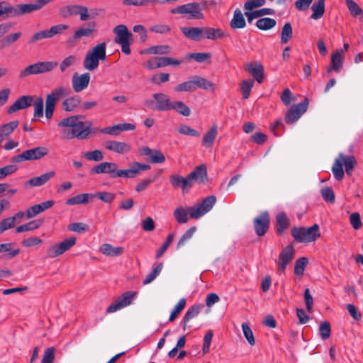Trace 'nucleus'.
<instances>
[{"label": "nucleus", "mask_w": 363, "mask_h": 363, "mask_svg": "<svg viewBox=\"0 0 363 363\" xmlns=\"http://www.w3.org/2000/svg\"><path fill=\"white\" fill-rule=\"evenodd\" d=\"M99 251L108 257H118L124 252L123 247H113L109 243H104L100 246Z\"/></svg>", "instance_id": "obj_33"}, {"label": "nucleus", "mask_w": 363, "mask_h": 363, "mask_svg": "<svg viewBox=\"0 0 363 363\" xmlns=\"http://www.w3.org/2000/svg\"><path fill=\"white\" fill-rule=\"evenodd\" d=\"M106 43L97 44L86 53L84 60V67L89 71L95 70L99 65V61L106 60Z\"/></svg>", "instance_id": "obj_5"}, {"label": "nucleus", "mask_w": 363, "mask_h": 363, "mask_svg": "<svg viewBox=\"0 0 363 363\" xmlns=\"http://www.w3.org/2000/svg\"><path fill=\"white\" fill-rule=\"evenodd\" d=\"M291 233L295 241L305 244L315 242L321 235L318 224L308 228L294 227L291 230Z\"/></svg>", "instance_id": "obj_4"}, {"label": "nucleus", "mask_w": 363, "mask_h": 363, "mask_svg": "<svg viewBox=\"0 0 363 363\" xmlns=\"http://www.w3.org/2000/svg\"><path fill=\"white\" fill-rule=\"evenodd\" d=\"M116 163L111 162H101L91 169V174H108L111 178L121 177L119 175L121 169H118Z\"/></svg>", "instance_id": "obj_15"}, {"label": "nucleus", "mask_w": 363, "mask_h": 363, "mask_svg": "<svg viewBox=\"0 0 363 363\" xmlns=\"http://www.w3.org/2000/svg\"><path fill=\"white\" fill-rule=\"evenodd\" d=\"M162 267V263H160L156 266H154L152 270L148 274H147L145 278L143 279V285L149 284L152 281H153L156 279V277L160 274Z\"/></svg>", "instance_id": "obj_46"}, {"label": "nucleus", "mask_w": 363, "mask_h": 363, "mask_svg": "<svg viewBox=\"0 0 363 363\" xmlns=\"http://www.w3.org/2000/svg\"><path fill=\"white\" fill-rule=\"evenodd\" d=\"M308 106V100L305 99L301 103L291 107L285 116L286 123L291 124L296 122L307 111Z\"/></svg>", "instance_id": "obj_13"}, {"label": "nucleus", "mask_w": 363, "mask_h": 363, "mask_svg": "<svg viewBox=\"0 0 363 363\" xmlns=\"http://www.w3.org/2000/svg\"><path fill=\"white\" fill-rule=\"evenodd\" d=\"M346 4L353 16H363V10L353 0H346Z\"/></svg>", "instance_id": "obj_56"}, {"label": "nucleus", "mask_w": 363, "mask_h": 363, "mask_svg": "<svg viewBox=\"0 0 363 363\" xmlns=\"http://www.w3.org/2000/svg\"><path fill=\"white\" fill-rule=\"evenodd\" d=\"M174 90L176 92H192L194 91V86L192 84L191 77L186 82H184L181 84L177 85Z\"/></svg>", "instance_id": "obj_60"}, {"label": "nucleus", "mask_w": 363, "mask_h": 363, "mask_svg": "<svg viewBox=\"0 0 363 363\" xmlns=\"http://www.w3.org/2000/svg\"><path fill=\"white\" fill-rule=\"evenodd\" d=\"M277 24V21L271 18H262L257 21L255 26L260 30H267L273 28Z\"/></svg>", "instance_id": "obj_45"}, {"label": "nucleus", "mask_w": 363, "mask_h": 363, "mask_svg": "<svg viewBox=\"0 0 363 363\" xmlns=\"http://www.w3.org/2000/svg\"><path fill=\"white\" fill-rule=\"evenodd\" d=\"M357 164V162L354 156L339 153L332 167V172L335 179L337 181L342 180L345 174L343 167H345L346 174L351 176Z\"/></svg>", "instance_id": "obj_3"}, {"label": "nucleus", "mask_w": 363, "mask_h": 363, "mask_svg": "<svg viewBox=\"0 0 363 363\" xmlns=\"http://www.w3.org/2000/svg\"><path fill=\"white\" fill-rule=\"evenodd\" d=\"M177 130L179 133L182 135H189L193 137L199 136V133L196 130L185 124L180 125Z\"/></svg>", "instance_id": "obj_62"}, {"label": "nucleus", "mask_w": 363, "mask_h": 363, "mask_svg": "<svg viewBox=\"0 0 363 363\" xmlns=\"http://www.w3.org/2000/svg\"><path fill=\"white\" fill-rule=\"evenodd\" d=\"M218 135V127L216 125H213L209 130H208L203 137L202 144L206 147H210L213 145L216 136Z\"/></svg>", "instance_id": "obj_36"}, {"label": "nucleus", "mask_w": 363, "mask_h": 363, "mask_svg": "<svg viewBox=\"0 0 363 363\" xmlns=\"http://www.w3.org/2000/svg\"><path fill=\"white\" fill-rule=\"evenodd\" d=\"M192 84L194 86V91L197 88H201L204 90H211L213 91L215 89V84L209 80L206 79L205 78L199 76L194 75L191 77Z\"/></svg>", "instance_id": "obj_29"}, {"label": "nucleus", "mask_w": 363, "mask_h": 363, "mask_svg": "<svg viewBox=\"0 0 363 363\" xmlns=\"http://www.w3.org/2000/svg\"><path fill=\"white\" fill-rule=\"evenodd\" d=\"M230 26L233 29H241L245 27V19L240 9H236L234 11L233 17L230 22Z\"/></svg>", "instance_id": "obj_34"}, {"label": "nucleus", "mask_w": 363, "mask_h": 363, "mask_svg": "<svg viewBox=\"0 0 363 363\" xmlns=\"http://www.w3.org/2000/svg\"><path fill=\"white\" fill-rule=\"evenodd\" d=\"M191 186L194 182L204 184L208 181L207 168L205 164L197 166L189 175Z\"/></svg>", "instance_id": "obj_19"}, {"label": "nucleus", "mask_w": 363, "mask_h": 363, "mask_svg": "<svg viewBox=\"0 0 363 363\" xmlns=\"http://www.w3.org/2000/svg\"><path fill=\"white\" fill-rule=\"evenodd\" d=\"M159 0H123V4L133 6H146L150 4H157Z\"/></svg>", "instance_id": "obj_58"}, {"label": "nucleus", "mask_w": 363, "mask_h": 363, "mask_svg": "<svg viewBox=\"0 0 363 363\" xmlns=\"http://www.w3.org/2000/svg\"><path fill=\"white\" fill-rule=\"evenodd\" d=\"M293 35V30L292 27L290 23L287 22L286 23L282 29L281 33V43L282 44L287 43L289 40L292 38Z\"/></svg>", "instance_id": "obj_49"}, {"label": "nucleus", "mask_w": 363, "mask_h": 363, "mask_svg": "<svg viewBox=\"0 0 363 363\" xmlns=\"http://www.w3.org/2000/svg\"><path fill=\"white\" fill-rule=\"evenodd\" d=\"M55 351L53 347H48L44 352L41 363H54L55 362Z\"/></svg>", "instance_id": "obj_64"}, {"label": "nucleus", "mask_w": 363, "mask_h": 363, "mask_svg": "<svg viewBox=\"0 0 363 363\" xmlns=\"http://www.w3.org/2000/svg\"><path fill=\"white\" fill-rule=\"evenodd\" d=\"M169 180L174 188L181 187L185 190L192 186L189 176L182 177L179 174H172L170 176Z\"/></svg>", "instance_id": "obj_31"}, {"label": "nucleus", "mask_w": 363, "mask_h": 363, "mask_svg": "<svg viewBox=\"0 0 363 363\" xmlns=\"http://www.w3.org/2000/svg\"><path fill=\"white\" fill-rule=\"evenodd\" d=\"M90 79L91 75L88 72L83 74L74 72L71 79L73 91L75 93H79L85 90L89 86Z\"/></svg>", "instance_id": "obj_16"}, {"label": "nucleus", "mask_w": 363, "mask_h": 363, "mask_svg": "<svg viewBox=\"0 0 363 363\" xmlns=\"http://www.w3.org/2000/svg\"><path fill=\"white\" fill-rule=\"evenodd\" d=\"M49 150L45 146H38L26 150L22 153L16 155L11 160L13 162L18 163L24 161L38 160L48 155Z\"/></svg>", "instance_id": "obj_8"}, {"label": "nucleus", "mask_w": 363, "mask_h": 363, "mask_svg": "<svg viewBox=\"0 0 363 363\" xmlns=\"http://www.w3.org/2000/svg\"><path fill=\"white\" fill-rule=\"evenodd\" d=\"M294 249L293 246H286L279 254L278 262V272L279 274L284 273L288 264L293 259Z\"/></svg>", "instance_id": "obj_17"}, {"label": "nucleus", "mask_w": 363, "mask_h": 363, "mask_svg": "<svg viewBox=\"0 0 363 363\" xmlns=\"http://www.w3.org/2000/svg\"><path fill=\"white\" fill-rule=\"evenodd\" d=\"M55 175L54 171L45 172L38 177H35L28 179L25 184V186L37 187L41 186L47 183L50 179Z\"/></svg>", "instance_id": "obj_25"}, {"label": "nucleus", "mask_w": 363, "mask_h": 363, "mask_svg": "<svg viewBox=\"0 0 363 363\" xmlns=\"http://www.w3.org/2000/svg\"><path fill=\"white\" fill-rule=\"evenodd\" d=\"M247 70L259 84L262 83L264 79V67L260 63H249L247 65Z\"/></svg>", "instance_id": "obj_28"}, {"label": "nucleus", "mask_w": 363, "mask_h": 363, "mask_svg": "<svg viewBox=\"0 0 363 363\" xmlns=\"http://www.w3.org/2000/svg\"><path fill=\"white\" fill-rule=\"evenodd\" d=\"M186 302V301L184 298H182L179 301L170 314L169 321L172 322L176 319L181 311L185 308Z\"/></svg>", "instance_id": "obj_54"}, {"label": "nucleus", "mask_w": 363, "mask_h": 363, "mask_svg": "<svg viewBox=\"0 0 363 363\" xmlns=\"http://www.w3.org/2000/svg\"><path fill=\"white\" fill-rule=\"evenodd\" d=\"M96 28V23L94 22L90 23L86 28H80L76 30L74 33L72 38L74 40H79L82 37H89L94 32Z\"/></svg>", "instance_id": "obj_37"}, {"label": "nucleus", "mask_w": 363, "mask_h": 363, "mask_svg": "<svg viewBox=\"0 0 363 363\" xmlns=\"http://www.w3.org/2000/svg\"><path fill=\"white\" fill-rule=\"evenodd\" d=\"M94 198V194H80L66 200V204L69 206L86 204Z\"/></svg>", "instance_id": "obj_32"}, {"label": "nucleus", "mask_w": 363, "mask_h": 363, "mask_svg": "<svg viewBox=\"0 0 363 363\" xmlns=\"http://www.w3.org/2000/svg\"><path fill=\"white\" fill-rule=\"evenodd\" d=\"M228 35L221 28L203 27V38L210 40H218L228 37Z\"/></svg>", "instance_id": "obj_22"}, {"label": "nucleus", "mask_w": 363, "mask_h": 363, "mask_svg": "<svg viewBox=\"0 0 363 363\" xmlns=\"http://www.w3.org/2000/svg\"><path fill=\"white\" fill-rule=\"evenodd\" d=\"M105 147L108 150L113 151L118 154H125L130 151L131 147L124 142L108 140L105 143Z\"/></svg>", "instance_id": "obj_24"}, {"label": "nucleus", "mask_w": 363, "mask_h": 363, "mask_svg": "<svg viewBox=\"0 0 363 363\" xmlns=\"http://www.w3.org/2000/svg\"><path fill=\"white\" fill-rule=\"evenodd\" d=\"M13 243L8 242V243H2L0 244V253L1 252H8V257L9 258H13L16 256H17L19 252V249H12Z\"/></svg>", "instance_id": "obj_52"}, {"label": "nucleus", "mask_w": 363, "mask_h": 363, "mask_svg": "<svg viewBox=\"0 0 363 363\" xmlns=\"http://www.w3.org/2000/svg\"><path fill=\"white\" fill-rule=\"evenodd\" d=\"M34 118H41L43 116V99L41 97H37L33 102Z\"/></svg>", "instance_id": "obj_59"}, {"label": "nucleus", "mask_w": 363, "mask_h": 363, "mask_svg": "<svg viewBox=\"0 0 363 363\" xmlns=\"http://www.w3.org/2000/svg\"><path fill=\"white\" fill-rule=\"evenodd\" d=\"M138 292L126 291L123 293L113 303H112L106 309L108 313L116 312L123 308H125L133 303L136 298Z\"/></svg>", "instance_id": "obj_10"}, {"label": "nucleus", "mask_w": 363, "mask_h": 363, "mask_svg": "<svg viewBox=\"0 0 363 363\" xmlns=\"http://www.w3.org/2000/svg\"><path fill=\"white\" fill-rule=\"evenodd\" d=\"M153 98L157 102V105L153 106L154 101L148 100L145 101V106L160 111H170L172 101H170L168 96L163 93H156L153 94Z\"/></svg>", "instance_id": "obj_14"}, {"label": "nucleus", "mask_w": 363, "mask_h": 363, "mask_svg": "<svg viewBox=\"0 0 363 363\" xmlns=\"http://www.w3.org/2000/svg\"><path fill=\"white\" fill-rule=\"evenodd\" d=\"M216 201V196H209L205 198L201 203L192 206L185 207L180 206L174 211V217L179 224L186 223L189 218L199 219L213 208Z\"/></svg>", "instance_id": "obj_2"}, {"label": "nucleus", "mask_w": 363, "mask_h": 363, "mask_svg": "<svg viewBox=\"0 0 363 363\" xmlns=\"http://www.w3.org/2000/svg\"><path fill=\"white\" fill-rule=\"evenodd\" d=\"M57 62L55 61L37 62L28 65L21 70L19 74V77L21 78H25L30 75H36L50 72L57 67Z\"/></svg>", "instance_id": "obj_7"}, {"label": "nucleus", "mask_w": 363, "mask_h": 363, "mask_svg": "<svg viewBox=\"0 0 363 363\" xmlns=\"http://www.w3.org/2000/svg\"><path fill=\"white\" fill-rule=\"evenodd\" d=\"M308 262L306 257H301L296 261L294 266V273L296 275H303L305 268Z\"/></svg>", "instance_id": "obj_61"}, {"label": "nucleus", "mask_w": 363, "mask_h": 363, "mask_svg": "<svg viewBox=\"0 0 363 363\" xmlns=\"http://www.w3.org/2000/svg\"><path fill=\"white\" fill-rule=\"evenodd\" d=\"M42 224L43 221L40 220H32L27 223L18 226L16 228V233H21L23 232L33 231L39 228L42 225Z\"/></svg>", "instance_id": "obj_40"}, {"label": "nucleus", "mask_w": 363, "mask_h": 363, "mask_svg": "<svg viewBox=\"0 0 363 363\" xmlns=\"http://www.w3.org/2000/svg\"><path fill=\"white\" fill-rule=\"evenodd\" d=\"M81 100L78 96L66 98L62 103V108L66 111H73L80 104Z\"/></svg>", "instance_id": "obj_38"}, {"label": "nucleus", "mask_w": 363, "mask_h": 363, "mask_svg": "<svg viewBox=\"0 0 363 363\" xmlns=\"http://www.w3.org/2000/svg\"><path fill=\"white\" fill-rule=\"evenodd\" d=\"M254 83L255 82L253 79H246L241 82L240 89L242 91V98L244 99H247L250 97Z\"/></svg>", "instance_id": "obj_51"}, {"label": "nucleus", "mask_w": 363, "mask_h": 363, "mask_svg": "<svg viewBox=\"0 0 363 363\" xmlns=\"http://www.w3.org/2000/svg\"><path fill=\"white\" fill-rule=\"evenodd\" d=\"M77 62V56L70 55L65 57L59 65V68L61 72H65L68 68L76 65Z\"/></svg>", "instance_id": "obj_47"}, {"label": "nucleus", "mask_w": 363, "mask_h": 363, "mask_svg": "<svg viewBox=\"0 0 363 363\" xmlns=\"http://www.w3.org/2000/svg\"><path fill=\"white\" fill-rule=\"evenodd\" d=\"M289 225V219L286 215L281 212L277 216V227L279 233H283Z\"/></svg>", "instance_id": "obj_44"}, {"label": "nucleus", "mask_w": 363, "mask_h": 363, "mask_svg": "<svg viewBox=\"0 0 363 363\" xmlns=\"http://www.w3.org/2000/svg\"><path fill=\"white\" fill-rule=\"evenodd\" d=\"M53 1L54 0H35L33 3L30 4H18L20 16L38 11L44 7L46 4Z\"/></svg>", "instance_id": "obj_21"}, {"label": "nucleus", "mask_w": 363, "mask_h": 363, "mask_svg": "<svg viewBox=\"0 0 363 363\" xmlns=\"http://www.w3.org/2000/svg\"><path fill=\"white\" fill-rule=\"evenodd\" d=\"M113 33L116 34L115 43L120 44L128 40H133V34L128 31L126 26L121 24L113 28Z\"/></svg>", "instance_id": "obj_23"}, {"label": "nucleus", "mask_w": 363, "mask_h": 363, "mask_svg": "<svg viewBox=\"0 0 363 363\" xmlns=\"http://www.w3.org/2000/svg\"><path fill=\"white\" fill-rule=\"evenodd\" d=\"M18 122L17 121H13L1 125L0 135H1L3 138L9 135L13 132V130L18 127Z\"/></svg>", "instance_id": "obj_50"}, {"label": "nucleus", "mask_w": 363, "mask_h": 363, "mask_svg": "<svg viewBox=\"0 0 363 363\" xmlns=\"http://www.w3.org/2000/svg\"><path fill=\"white\" fill-rule=\"evenodd\" d=\"M171 48L169 45H160L152 46L140 51V54L145 55H167L171 52Z\"/></svg>", "instance_id": "obj_35"}, {"label": "nucleus", "mask_w": 363, "mask_h": 363, "mask_svg": "<svg viewBox=\"0 0 363 363\" xmlns=\"http://www.w3.org/2000/svg\"><path fill=\"white\" fill-rule=\"evenodd\" d=\"M143 67L148 69H155L166 67L165 57H155L143 63Z\"/></svg>", "instance_id": "obj_39"}, {"label": "nucleus", "mask_w": 363, "mask_h": 363, "mask_svg": "<svg viewBox=\"0 0 363 363\" xmlns=\"http://www.w3.org/2000/svg\"><path fill=\"white\" fill-rule=\"evenodd\" d=\"M318 332L322 340H325L328 339L331 334L330 323L328 321L321 323L318 328Z\"/></svg>", "instance_id": "obj_55"}, {"label": "nucleus", "mask_w": 363, "mask_h": 363, "mask_svg": "<svg viewBox=\"0 0 363 363\" xmlns=\"http://www.w3.org/2000/svg\"><path fill=\"white\" fill-rule=\"evenodd\" d=\"M242 329L244 336L246 338V340H247L248 343L250 345H254L255 344V340L254 337L252 330H251L250 326L247 323H243L242 324Z\"/></svg>", "instance_id": "obj_63"}, {"label": "nucleus", "mask_w": 363, "mask_h": 363, "mask_svg": "<svg viewBox=\"0 0 363 363\" xmlns=\"http://www.w3.org/2000/svg\"><path fill=\"white\" fill-rule=\"evenodd\" d=\"M150 169L149 164H142L138 162H133L130 165L128 169H122L120 171L119 175L124 178H134L142 171H146Z\"/></svg>", "instance_id": "obj_20"}, {"label": "nucleus", "mask_w": 363, "mask_h": 363, "mask_svg": "<svg viewBox=\"0 0 363 363\" xmlns=\"http://www.w3.org/2000/svg\"><path fill=\"white\" fill-rule=\"evenodd\" d=\"M171 12L172 13L188 15L189 19L201 20L204 18L202 7L198 3H189L179 6L172 9Z\"/></svg>", "instance_id": "obj_9"}, {"label": "nucleus", "mask_w": 363, "mask_h": 363, "mask_svg": "<svg viewBox=\"0 0 363 363\" xmlns=\"http://www.w3.org/2000/svg\"><path fill=\"white\" fill-rule=\"evenodd\" d=\"M32 101V96H22L9 107L8 113H13L18 110L29 107L30 106H31Z\"/></svg>", "instance_id": "obj_27"}, {"label": "nucleus", "mask_w": 363, "mask_h": 363, "mask_svg": "<svg viewBox=\"0 0 363 363\" xmlns=\"http://www.w3.org/2000/svg\"><path fill=\"white\" fill-rule=\"evenodd\" d=\"M203 307V305H194L187 310L183 318V321L184 324V330H185V326L186 323L192 318L196 317Z\"/></svg>", "instance_id": "obj_43"}, {"label": "nucleus", "mask_w": 363, "mask_h": 363, "mask_svg": "<svg viewBox=\"0 0 363 363\" xmlns=\"http://www.w3.org/2000/svg\"><path fill=\"white\" fill-rule=\"evenodd\" d=\"M57 125L64 128L62 135L67 140L73 138L85 140L96 131V128H92L91 121H84L81 115L65 118L60 121Z\"/></svg>", "instance_id": "obj_1"}, {"label": "nucleus", "mask_w": 363, "mask_h": 363, "mask_svg": "<svg viewBox=\"0 0 363 363\" xmlns=\"http://www.w3.org/2000/svg\"><path fill=\"white\" fill-rule=\"evenodd\" d=\"M59 15L63 18H68L79 15L82 21H87V7L78 4H69L59 9Z\"/></svg>", "instance_id": "obj_11"}, {"label": "nucleus", "mask_w": 363, "mask_h": 363, "mask_svg": "<svg viewBox=\"0 0 363 363\" xmlns=\"http://www.w3.org/2000/svg\"><path fill=\"white\" fill-rule=\"evenodd\" d=\"M344 62L343 50H337L331 56V65L327 68L328 72L335 71L338 73L340 72Z\"/></svg>", "instance_id": "obj_26"}, {"label": "nucleus", "mask_w": 363, "mask_h": 363, "mask_svg": "<svg viewBox=\"0 0 363 363\" xmlns=\"http://www.w3.org/2000/svg\"><path fill=\"white\" fill-rule=\"evenodd\" d=\"M182 33L189 39L199 41L203 38V27H182Z\"/></svg>", "instance_id": "obj_30"}, {"label": "nucleus", "mask_w": 363, "mask_h": 363, "mask_svg": "<svg viewBox=\"0 0 363 363\" xmlns=\"http://www.w3.org/2000/svg\"><path fill=\"white\" fill-rule=\"evenodd\" d=\"M70 89L64 86H58L54 88L46 96L45 99V117L50 119L53 115L56 102L61 99L67 96Z\"/></svg>", "instance_id": "obj_6"}, {"label": "nucleus", "mask_w": 363, "mask_h": 363, "mask_svg": "<svg viewBox=\"0 0 363 363\" xmlns=\"http://www.w3.org/2000/svg\"><path fill=\"white\" fill-rule=\"evenodd\" d=\"M83 155L89 161L99 162L104 159V154L99 150L85 152Z\"/></svg>", "instance_id": "obj_53"}, {"label": "nucleus", "mask_w": 363, "mask_h": 363, "mask_svg": "<svg viewBox=\"0 0 363 363\" xmlns=\"http://www.w3.org/2000/svg\"><path fill=\"white\" fill-rule=\"evenodd\" d=\"M2 9H3L4 18H14L16 16H20L18 4L14 6H8L6 4L5 5H3Z\"/></svg>", "instance_id": "obj_48"}, {"label": "nucleus", "mask_w": 363, "mask_h": 363, "mask_svg": "<svg viewBox=\"0 0 363 363\" xmlns=\"http://www.w3.org/2000/svg\"><path fill=\"white\" fill-rule=\"evenodd\" d=\"M76 244V238H68L61 242L52 245L48 249V255L50 258H55L69 250Z\"/></svg>", "instance_id": "obj_12"}, {"label": "nucleus", "mask_w": 363, "mask_h": 363, "mask_svg": "<svg viewBox=\"0 0 363 363\" xmlns=\"http://www.w3.org/2000/svg\"><path fill=\"white\" fill-rule=\"evenodd\" d=\"M174 110L177 113L184 116H189L191 114V110L188 106L181 101H172L170 111Z\"/></svg>", "instance_id": "obj_42"}, {"label": "nucleus", "mask_w": 363, "mask_h": 363, "mask_svg": "<svg viewBox=\"0 0 363 363\" xmlns=\"http://www.w3.org/2000/svg\"><path fill=\"white\" fill-rule=\"evenodd\" d=\"M311 10L313 11L311 18L314 20L320 19L325 12V0H318L312 5Z\"/></svg>", "instance_id": "obj_41"}, {"label": "nucleus", "mask_w": 363, "mask_h": 363, "mask_svg": "<svg viewBox=\"0 0 363 363\" xmlns=\"http://www.w3.org/2000/svg\"><path fill=\"white\" fill-rule=\"evenodd\" d=\"M269 226V216L265 211L262 213L254 220V228L258 236H263L268 230Z\"/></svg>", "instance_id": "obj_18"}, {"label": "nucleus", "mask_w": 363, "mask_h": 363, "mask_svg": "<svg viewBox=\"0 0 363 363\" xmlns=\"http://www.w3.org/2000/svg\"><path fill=\"white\" fill-rule=\"evenodd\" d=\"M196 230V228L195 226L189 228L180 238L179 242H177V248L181 247L186 243V242L189 240L193 237Z\"/></svg>", "instance_id": "obj_57"}]
</instances>
